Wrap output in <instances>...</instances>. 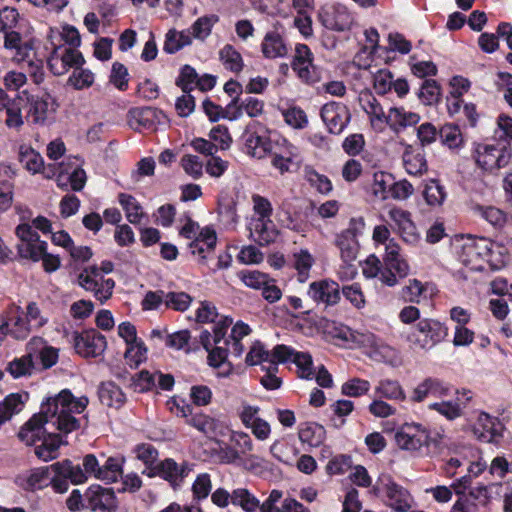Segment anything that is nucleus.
<instances>
[{"instance_id":"nucleus-1","label":"nucleus","mask_w":512,"mask_h":512,"mask_svg":"<svg viewBox=\"0 0 512 512\" xmlns=\"http://www.w3.org/2000/svg\"><path fill=\"white\" fill-rule=\"evenodd\" d=\"M88 403L86 396L75 397L70 390L64 389L42 402L39 413L30 418L18 436L27 445L41 440V444L35 447L36 456L46 462L53 460L57 457L59 447L65 443L53 431L66 435L78 430L81 422L77 415L84 412Z\"/></svg>"},{"instance_id":"nucleus-2","label":"nucleus","mask_w":512,"mask_h":512,"mask_svg":"<svg viewBox=\"0 0 512 512\" xmlns=\"http://www.w3.org/2000/svg\"><path fill=\"white\" fill-rule=\"evenodd\" d=\"M448 335V328L439 320L423 318L403 334L409 347L414 351H428L442 342Z\"/></svg>"},{"instance_id":"nucleus-3","label":"nucleus","mask_w":512,"mask_h":512,"mask_svg":"<svg viewBox=\"0 0 512 512\" xmlns=\"http://www.w3.org/2000/svg\"><path fill=\"white\" fill-rule=\"evenodd\" d=\"M485 243L486 238L461 236L454 245L459 261L472 271H482L485 263V250H487Z\"/></svg>"},{"instance_id":"nucleus-4","label":"nucleus","mask_w":512,"mask_h":512,"mask_svg":"<svg viewBox=\"0 0 512 512\" xmlns=\"http://www.w3.org/2000/svg\"><path fill=\"white\" fill-rule=\"evenodd\" d=\"M383 262L380 281L387 286L396 285L398 278H405L409 274V265L400 255V246L395 240L386 244Z\"/></svg>"},{"instance_id":"nucleus-5","label":"nucleus","mask_w":512,"mask_h":512,"mask_svg":"<svg viewBox=\"0 0 512 512\" xmlns=\"http://www.w3.org/2000/svg\"><path fill=\"white\" fill-rule=\"evenodd\" d=\"M78 284L86 291L94 294L101 303L107 301L113 294L115 282L111 278H104L100 270L95 267H87L78 275Z\"/></svg>"},{"instance_id":"nucleus-6","label":"nucleus","mask_w":512,"mask_h":512,"mask_svg":"<svg viewBox=\"0 0 512 512\" xmlns=\"http://www.w3.org/2000/svg\"><path fill=\"white\" fill-rule=\"evenodd\" d=\"M47 63L50 71L54 75L62 76L70 69L83 66L85 64V59L78 49H74V47H68L66 45H58L53 48L48 57Z\"/></svg>"},{"instance_id":"nucleus-7","label":"nucleus","mask_w":512,"mask_h":512,"mask_svg":"<svg viewBox=\"0 0 512 512\" xmlns=\"http://www.w3.org/2000/svg\"><path fill=\"white\" fill-rule=\"evenodd\" d=\"M77 157H67L58 164L59 174L56 178L57 186L63 190L72 189L81 191L87 181L86 172L78 167Z\"/></svg>"},{"instance_id":"nucleus-8","label":"nucleus","mask_w":512,"mask_h":512,"mask_svg":"<svg viewBox=\"0 0 512 512\" xmlns=\"http://www.w3.org/2000/svg\"><path fill=\"white\" fill-rule=\"evenodd\" d=\"M426 432L420 423H406L395 432V444L403 451L417 453L425 444Z\"/></svg>"},{"instance_id":"nucleus-9","label":"nucleus","mask_w":512,"mask_h":512,"mask_svg":"<svg viewBox=\"0 0 512 512\" xmlns=\"http://www.w3.org/2000/svg\"><path fill=\"white\" fill-rule=\"evenodd\" d=\"M260 408L243 402L238 412L241 423L249 429L252 435L259 441H266L272 433L271 425L268 421L259 416Z\"/></svg>"},{"instance_id":"nucleus-10","label":"nucleus","mask_w":512,"mask_h":512,"mask_svg":"<svg viewBox=\"0 0 512 512\" xmlns=\"http://www.w3.org/2000/svg\"><path fill=\"white\" fill-rule=\"evenodd\" d=\"M475 154L478 166L488 172H494L505 167L509 163L511 156L505 148H498L488 144H479Z\"/></svg>"},{"instance_id":"nucleus-11","label":"nucleus","mask_w":512,"mask_h":512,"mask_svg":"<svg viewBox=\"0 0 512 512\" xmlns=\"http://www.w3.org/2000/svg\"><path fill=\"white\" fill-rule=\"evenodd\" d=\"M318 18L324 27L335 31L348 30L354 20L347 7L341 4H330L321 7Z\"/></svg>"},{"instance_id":"nucleus-12","label":"nucleus","mask_w":512,"mask_h":512,"mask_svg":"<svg viewBox=\"0 0 512 512\" xmlns=\"http://www.w3.org/2000/svg\"><path fill=\"white\" fill-rule=\"evenodd\" d=\"M364 227L363 219H352L349 227L337 235L335 243L340 250V256L345 263H351L357 258V233Z\"/></svg>"},{"instance_id":"nucleus-13","label":"nucleus","mask_w":512,"mask_h":512,"mask_svg":"<svg viewBox=\"0 0 512 512\" xmlns=\"http://www.w3.org/2000/svg\"><path fill=\"white\" fill-rule=\"evenodd\" d=\"M388 216L394 223L396 232L405 243L416 245L420 241L421 235L409 211L399 207H392L388 211Z\"/></svg>"},{"instance_id":"nucleus-14","label":"nucleus","mask_w":512,"mask_h":512,"mask_svg":"<svg viewBox=\"0 0 512 512\" xmlns=\"http://www.w3.org/2000/svg\"><path fill=\"white\" fill-rule=\"evenodd\" d=\"M321 118L328 131L332 134H340L351 120L348 107L339 102H329L321 108Z\"/></svg>"},{"instance_id":"nucleus-15","label":"nucleus","mask_w":512,"mask_h":512,"mask_svg":"<svg viewBox=\"0 0 512 512\" xmlns=\"http://www.w3.org/2000/svg\"><path fill=\"white\" fill-rule=\"evenodd\" d=\"M291 66L303 82L314 83L318 81L319 75L313 64V54L307 45L298 44L296 46Z\"/></svg>"},{"instance_id":"nucleus-16","label":"nucleus","mask_w":512,"mask_h":512,"mask_svg":"<svg viewBox=\"0 0 512 512\" xmlns=\"http://www.w3.org/2000/svg\"><path fill=\"white\" fill-rule=\"evenodd\" d=\"M85 498L86 508L92 511L114 512L118 507L117 498L112 488L93 485L87 490Z\"/></svg>"},{"instance_id":"nucleus-17","label":"nucleus","mask_w":512,"mask_h":512,"mask_svg":"<svg viewBox=\"0 0 512 512\" xmlns=\"http://www.w3.org/2000/svg\"><path fill=\"white\" fill-rule=\"evenodd\" d=\"M245 152L251 157L262 159L271 150L269 138L259 124L250 126L243 135Z\"/></svg>"},{"instance_id":"nucleus-18","label":"nucleus","mask_w":512,"mask_h":512,"mask_svg":"<svg viewBox=\"0 0 512 512\" xmlns=\"http://www.w3.org/2000/svg\"><path fill=\"white\" fill-rule=\"evenodd\" d=\"M456 395L455 400L434 402L428 407L430 410L438 412L447 420L453 421L463 416L465 408L472 399V393L467 389L457 390Z\"/></svg>"},{"instance_id":"nucleus-19","label":"nucleus","mask_w":512,"mask_h":512,"mask_svg":"<svg viewBox=\"0 0 512 512\" xmlns=\"http://www.w3.org/2000/svg\"><path fill=\"white\" fill-rule=\"evenodd\" d=\"M187 424L210 439L226 436L229 432L227 424L205 413H196L187 420Z\"/></svg>"},{"instance_id":"nucleus-20","label":"nucleus","mask_w":512,"mask_h":512,"mask_svg":"<svg viewBox=\"0 0 512 512\" xmlns=\"http://www.w3.org/2000/svg\"><path fill=\"white\" fill-rule=\"evenodd\" d=\"M450 390V386L444 381L428 377L413 389L410 400L421 403L428 397L444 398L450 394Z\"/></svg>"},{"instance_id":"nucleus-21","label":"nucleus","mask_w":512,"mask_h":512,"mask_svg":"<svg viewBox=\"0 0 512 512\" xmlns=\"http://www.w3.org/2000/svg\"><path fill=\"white\" fill-rule=\"evenodd\" d=\"M360 105L364 112L368 115L370 125L376 132L384 131L388 122V113L385 114L383 107L379 101L369 92L360 94Z\"/></svg>"},{"instance_id":"nucleus-22","label":"nucleus","mask_w":512,"mask_h":512,"mask_svg":"<svg viewBox=\"0 0 512 512\" xmlns=\"http://www.w3.org/2000/svg\"><path fill=\"white\" fill-rule=\"evenodd\" d=\"M56 111L54 101L49 97H32L29 100L27 118L35 125L48 124Z\"/></svg>"},{"instance_id":"nucleus-23","label":"nucleus","mask_w":512,"mask_h":512,"mask_svg":"<svg viewBox=\"0 0 512 512\" xmlns=\"http://www.w3.org/2000/svg\"><path fill=\"white\" fill-rule=\"evenodd\" d=\"M385 502L394 512H408L413 503L410 493L390 478L384 486Z\"/></svg>"},{"instance_id":"nucleus-24","label":"nucleus","mask_w":512,"mask_h":512,"mask_svg":"<svg viewBox=\"0 0 512 512\" xmlns=\"http://www.w3.org/2000/svg\"><path fill=\"white\" fill-rule=\"evenodd\" d=\"M217 243V236L213 229L205 227L200 230L199 235L190 243L189 248L194 256L198 257L200 264H206L214 253Z\"/></svg>"},{"instance_id":"nucleus-25","label":"nucleus","mask_w":512,"mask_h":512,"mask_svg":"<svg viewBox=\"0 0 512 512\" xmlns=\"http://www.w3.org/2000/svg\"><path fill=\"white\" fill-rule=\"evenodd\" d=\"M106 339L96 331L82 333L75 337V349L83 357H97L106 349Z\"/></svg>"},{"instance_id":"nucleus-26","label":"nucleus","mask_w":512,"mask_h":512,"mask_svg":"<svg viewBox=\"0 0 512 512\" xmlns=\"http://www.w3.org/2000/svg\"><path fill=\"white\" fill-rule=\"evenodd\" d=\"M307 294L314 302L326 305H335L340 300L339 285L332 280L310 283Z\"/></svg>"},{"instance_id":"nucleus-27","label":"nucleus","mask_w":512,"mask_h":512,"mask_svg":"<svg viewBox=\"0 0 512 512\" xmlns=\"http://www.w3.org/2000/svg\"><path fill=\"white\" fill-rule=\"evenodd\" d=\"M162 116L161 111L151 107L133 108L128 113V124L136 131L154 130Z\"/></svg>"},{"instance_id":"nucleus-28","label":"nucleus","mask_w":512,"mask_h":512,"mask_svg":"<svg viewBox=\"0 0 512 512\" xmlns=\"http://www.w3.org/2000/svg\"><path fill=\"white\" fill-rule=\"evenodd\" d=\"M156 469L159 476L168 481L173 487L180 486L184 478L187 477L192 470L187 462L178 464L171 458L160 462Z\"/></svg>"},{"instance_id":"nucleus-29","label":"nucleus","mask_w":512,"mask_h":512,"mask_svg":"<svg viewBox=\"0 0 512 512\" xmlns=\"http://www.w3.org/2000/svg\"><path fill=\"white\" fill-rule=\"evenodd\" d=\"M503 425L495 417L487 413H480L474 428L477 437L485 442H494L502 435Z\"/></svg>"},{"instance_id":"nucleus-30","label":"nucleus","mask_w":512,"mask_h":512,"mask_svg":"<svg viewBox=\"0 0 512 512\" xmlns=\"http://www.w3.org/2000/svg\"><path fill=\"white\" fill-rule=\"evenodd\" d=\"M428 447L432 456H449L451 454H458L463 448L462 445L452 441L443 433H436L434 436H430L429 432H426L425 444Z\"/></svg>"},{"instance_id":"nucleus-31","label":"nucleus","mask_w":512,"mask_h":512,"mask_svg":"<svg viewBox=\"0 0 512 512\" xmlns=\"http://www.w3.org/2000/svg\"><path fill=\"white\" fill-rule=\"evenodd\" d=\"M420 119L419 114L406 110L404 107H391L388 110L387 126L398 134L418 124Z\"/></svg>"},{"instance_id":"nucleus-32","label":"nucleus","mask_w":512,"mask_h":512,"mask_svg":"<svg viewBox=\"0 0 512 512\" xmlns=\"http://www.w3.org/2000/svg\"><path fill=\"white\" fill-rule=\"evenodd\" d=\"M250 234L260 245H268L278 237V231L270 218L252 219L250 223Z\"/></svg>"},{"instance_id":"nucleus-33","label":"nucleus","mask_w":512,"mask_h":512,"mask_svg":"<svg viewBox=\"0 0 512 512\" xmlns=\"http://www.w3.org/2000/svg\"><path fill=\"white\" fill-rule=\"evenodd\" d=\"M402 159L406 172L412 176H421L428 170L425 154L411 145L405 148Z\"/></svg>"},{"instance_id":"nucleus-34","label":"nucleus","mask_w":512,"mask_h":512,"mask_svg":"<svg viewBox=\"0 0 512 512\" xmlns=\"http://www.w3.org/2000/svg\"><path fill=\"white\" fill-rule=\"evenodd\" d=\"M485 244H487L485 262H487L492 269L499 270L509 263L510 252L506 245L489 239H486Z\"/></svg>"},{"instance_id":"nucleus-35","label":"nucleus","mask_w":512,"mask_h":512,"mask_svg":"<svg viewBox=\"0 0 512 512\" xmlns=\"http://www.w3.org/2000/svg\"><path fill=\"white\" fill-rule=\"evenodd\" d=\"M261 51L265 58L275 59L286 56L289 49L279 33L268 32L263 38Z\"/></svg>"},{"instance_id":"nucleus-36","label":"nucleus","mask_w":512,"mask_h":512,"mask_svg":"<svg viewBox=\"0 0 512 512\" xmlns=\"http://www.w3.org/2000/svg\"><path fill=\"white\" fill-rule=\"evenodd\" d=\"M191 44L192 36L190 30L179 31L175 28H171L165 34L163 50L168 54H174Z\"/></svg>"},{"instance_id":"nucleus-37","label":"nucleus","mask_w":512,"mask_h":512,"mask_svg":"<svg viewBox=\"0 0 512 512\" xmlns=\"http://www.w3.org/2000/svg\"><path fill=\"white\" fill-rule=\"evenodd\" d=\"M19 162L31 174L44 170V159L39 152L29 145H21L18 153Z\"/></svg>"},{"instance_id":"nucleus-38","label":"nucleus","mask_w":512,"mask_h":512,"mask_svg":"<svg viewBox=\"0 0 512 512\" xmlns=\"http://www.w3.org/2000/svg\"><path fill=\"white\" fill-rule=\"evenodd\" d=\"M54 474L68 478L75 485L82 484L87 481L85 472L79 465H73L70 460L56 462L50 466Z\"/></svg>"},{"instance_id":"nucleus-39","label":"nucleus","mask_w":512,"mask_h":512,"mask_svg":"<svg viewBox=\"0 0 512 512\" xmlns=\"http://www.w3.org/2000/svg\"><path fill=\"white\" fill-rule=\"evenodd\" d=\"M50 467L35 468L19 477L20 485L26 490H39L49 484Z\"/></svg>"},{"instance_id":"nucleus-40","label":"nucleus","mask_w":512,"mask_h":512,"mask_svg":"<svg viewBox=\"0 0 512 512\" xmlns=\"http://www.w3.org/2000/svg\"><path fill=\"white\" fill-rule=\"evenodd\" d=\"M293 267L297 271L298 281L304 283L309 278V272L315 263L314 256L304 248L295 251L292 255Z\"/></svg>"},{"instance_id":"nucleus-41","label":"nucleus","mask_w":512,"mask_h":512,"mask_svg":"<svg viewBox=\"0 0 512 512\" xmlns=\"http://www.w3.org/2000/svg\"><path fill=\"white\" fill-rule=\"evenodd\" d=\"M27 396L11 393L0 402V425L7 422L14 414L19 413L25 404Z\"/></svg>"},{"instance_id":"nucleus-42","label":"nucleus","mask_w":512,"mask_h":512,"mask_svg":"<svg viewBox=\"0 0 512 512\" xmlns=\"http://www.w3.org/2000/svg\"><path fill=\"white\" fill-rule=\"evenodd\" d=\"M123 457H109L103 464H100V470H98L97 479L113 483L122 476L123 473Z\"/></svg>"},{"instance_id":"nucleus-43","label":"nucleus","mask_w":512,"mask_h":512,"mask_svg":"<svg viewBox=\"0 0 512 512\" xmlns=\"http://www.w3.org/2000/svg\"><path fill=\"white\" fill-rule=\"evenodd\" d=\"M375 392L382 398L394 401L406 400V393L397 380L382 379L375 387Z\"/></svg>"},{"instance_id":"nucleus-44","label":"nucleus","mask_w":512,"mask_h":512,"mask_svg":"<svg viewBox=\"0 0 512 512\" xmlns=\"http://www.w3.org/2000/svg\"><path fill=\"white\" fill-rule=\"evenodd\" d=\"M118 200L125 211L127 220L131 224H139L145 216L140 203L132 195L126 193H120Z\"/></svg>"},{"instance_id":"nucleus-45","label":"nucleus","mask_w":512,"mask_h":512,"mask_svg":"<svg viewBox=\"0 0 512 512\" xmlns=\"http://www.w3.org/2000/svg\"><path fill=\"white\" fill-rule=\"evenodd\" d=\"M326 438V430L317 423H307L299 430V439L311 447H319Z\"/></svg>"},{"instance_id":"nucleus-46","label":"nucleus","mask_w":512,"mask_h":512,"mask_svg":"<svg viewBox=\"0 0 512 512\" xmlns=\"http://www.w3.org/2000/svg\"><path fill=\"white\" fill-rule=\"evenodd\" d=\"M101 402L110 407H120L125 402V395L113 382L102 383L99 389Z\"/></svg>"},{"instance_id":"nucleus-47","label":"nucleus","mask_w":512,"mask_h":512,"mask_svg":"<svg viewBox=\"0 0 512 512\" xmlns=\"http://www.w3.org/2000/svg\"><path fill=\"white\" fill-rule=\"evenodd\" d=\"M47 242L41 240L40 238L37 241L29 242V243H18L17 253L20 258L31 260L33 262H39L45 251L47 250Z\"/></svg>"},{"instance_id":"nucleus-48","label":"nucleus","mask_w":512,"mask_h":512,"mask_svg":"<svg viewBox=\"0 0 512 512\" xmlns=\"http://www.w3.org/2000/svg\"><path fill=\"white\" fill-rule=\"evenodd\" d=\"M219 59L225 69L239 73L244 66L241 54L230 44H226L219 51Z\"/></svg>"},{"instance_id":"nucleus-49","label":"nucleus","mask_w":512,"mask_h":512,"mask_svg":"<svg viewBox=\"0 0 512 512\" xmlns=\"http://www.w3.org/2000/svg\"><path fill=\"white\" fill-rule=\"evenodd\" d=\"M31 329L32 328L30 327L26 317L22 318L20 315H18L0 327V334H4V331H6L15 339L24 340L29 336Z\"/></svg>"},{"instance_id":"nucleus-50","label":"nucleus","mask_w":512,"mask_h":512,"mask_svg":"<svg viewBox=\"0 0 512 512\" xmlns=\"http://www.w3.org/2000/svg\"><path fill=\"white\" fill-rule=\"evenodd\" d=\"M231 503L241 507L245 512H256L260 507V501L246 488L233 490Z\"/></svg>"},{"instance_id":"nucleus-51","label":"nucleus","mask_w":512,"mask_h":512,"mask_svg":"<svg viewBox=\"0 0 512 512\" xmlns=\"http://www.w3.org/2000/svg\"><path fill=\"white\" fill-rule=\"evenodd\" d=\"M298 156V149L291 143H286L283 153H274L271 164L280 171L281 174L288 172L292 164V159Z\"/></svg>"},{"instance_id":"nucleus-52","label":"nucleus","mask_w":512,"mask_h":512,"mask_svg":"<svg viewBox=\"0 0 512 512\" xmlns=\"http://www.w3.org/2000/svg\"><path fill=\"white\" fill-rule=\"evenodd\" d=\"M95 80L94 73L89 70L78 66L73 69L72 74L69 76L67 83L76 90L89 88L93 85Z\"/></svg>"},{"instance_id":"nucleus-53","label":"nucleus","mask_w":512,"mask_h":512,"mask_svg":"<svg viewBox=\"0 0 512 512\" xmlns=\"http://www.w3.org/2000/svg\"><path fill=\"white\" fill-rule=\"evenodd\" d=\"M218 22V16L210 15L198 18L189 29L192 39L204 41L212 31L214 24Z\"/></svg>"},{"instance_id":"nucleus-54","label":"nucleus","mask_w":512,"mask_h":512,"mask_svg":"<svg viewBox=\"0 0 512 512\" xmlns=\"http://www.w3.org/2000/svg\"><path fill=\"white\" fill-rule=\"evenodd\" d=\"M4 47L8 50H15L16 56L19 60H24L27 57L30 47L27 43H23L21 35L13 30L4 31Z\"/></svg>"},{"instance_id":"nucleus-55","label":"nucleus","mask_w":512,"mask_h":512,"mask_svg":"<svg viewBox=\"0 0 512 512\" xmlns=\"http://www.w3.org/2000/svg\"><path fill=\"white\" fill-rule=\"evenodd\" d=\"M426 203L430 206H441L446 198V192L437 180H429L423 191Z\"/></svg>"},{"instance_id":"nucleus-56","label":"nucleus","mask_w":512,"mask_h":512,"mask_svg":"<svg viewBox=\"0 0 512 512\" xmlns=\"http://www.w3.org/2000/svg\"><path fill=\"white\" fill-rule=\"evenodd\" d=\"M269 450L273 457L287 465H292L294 463L298 453V450L295 447L284 444L279 440L274 441Z\"/></svg>"},{"instance_id":"nucleus-57","label":"nucleus","mask_w":512,"mask_h":512,"mask_svg":"<svg viewBox=\"0 0 512 512\" xmlns=\"http://www.w3.org/2000/svg\"><path fill=\"white\" fill-rule=\"evenodd\" d=\"M218 214L220 221L227 227H234L238 222L236 203L233 199L219 201Z\"/></svg>"},{"instance_id":"nucleus-58","label":"nucleus","mask_w":512,"mask_h":512,"mask_svg":"<svg viewBox=\"0 0 512 512\" xmlns=\"http://www.w3.org/2000/svg\"><path fill=\"white\" fill-rule=\"evenodd\" d=\"M439 137L444 145L450 149L458 148L463 143L462 134L458 126L445 124L439 130Z\"/></svg>"},{"instance_id":"nucleus-59","label":"nucleus","mask_w":512,"mask_h":512,"mask_svg":"<svg viewBox=\"0 0 512 512\" xmlns=\"http://www.w3.org/2000/svg\"><path fill=\"white\" fill-rule=\"evenodd\" d=\"M376 347L372 352H368V356L376 361H382L387 363H394L398 360V353L396 349L384 343L381 339H378Z\"/></svg>"},{"instance_id":"nucleus-60","label":"nucleus","mask_w":512,"mask_h":512,"mask_svg":"<svg viewBox=\"0 0 512 512\" xmlns=\"http://www.w3.org/2000/svg\"><path fill=\"white\" fill-rule=\"evenodd\" d=\"M34 369V361L30 356H22L11 361L8 371L14 378L30 376Z\"/></svg>"},{"instance_id":"nucleus-61","label":"nucleus","mask_w":512,"mask_h":512,"mask_svg":"<svg viewBox=\"0 0 512 512\" xmlns=\"http://www.w3.org/2000/svg\"><path fill=\"white\" fill-rule=\"evenodd\" d=\"M392 177L390 174L385 172H376L373 175L372 193L380 199L385 200L388 195V189L391 188Z\"/></svg>"},{"instance_id":"nucleus-62","label":"nucleus","mask_w":512,"mask_h":512,"mask_svg":"<svg viewBox=\"0 0 512 512\" xmlns=\"http://www.w3.org/2000/svg\"><path fill=\"white\" fill-rule=\"evenodd\" d=\"M147 348L144 343L137 340L133 343L128 344V348L125 352L126 362L131 367L139 366L143 361L146 360Z\"/></svg>"},{"instance_id":"nucleus-63","label":"nucleus","mask_w":512,"mask_h":512,"mask_svg":"<svg viewBox=\"0 0 512 512\" xmlns=\"http://www.w3.org/2000/svg\"><path fill=\"white\" fill-rule=\"evenodd\" d=\"M282 115L286 124L294 129H303L308 125L307 115L300 107H289Z\"/></svg>"},{"instance_id":"nucleus-64","label":"nucleus","mask_w":512,"mask_h":512,"mask_svg":"<svg viewBox=\"0 0 512 512\" xmlns=\"http://www.w3.org/2000/svg\"><path fill=\"white\" fill-rule=\"evenodd\" d=\"M241 281L249 288L262 289L264 285H267L270 277L257 270H244L238 273Z\"/></svg>"}]
</instances>
